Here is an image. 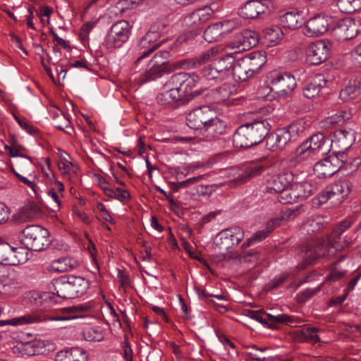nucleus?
<instances>
[{
  "mask_svg": "<svg viewBox=\"0 0 361 361\" xmlns=\"http://www.w3.org/2000/svg\"><path fill=\"white\" fill-rule=\"evenodd\" d=\"M345 274V271L341 269L336 264L331 268L330 272L325 277V281L327 282H335L339 280Z\"/></svg>",
  "mask_w": 361,
  "mask_h": 361,
  "instance_id": "obj_57",
  "label": "nucleus"
},
{
  "mask_svg": "<svg viewBox=\"0 0 361 361\" xmlns=\"http://www.w3.org/2000/svg\"><path fill=\"white\" fill-rule=\"evenodd\" d=\"M14 281L0 271V298H7L16 293Z\"/></svg>",
  "mask_w": 361,
  "mask_h": 361,
  "instance_id": "obj_36",
  "label": "nucleus"
},
{
  "mask_svg": "<svg viewBox=\"0 0 361 361\" xmlns=\"http://www.w3.org/2000/svg\"><path fill=\"white\" fill-rule=\"evenodd\" d=\"M213 13L214 11L209 6L197 9L184 17L183 25L197 35L201 32L204 25L211 19Z\"/></svg>",
  "mask_w": 361,
  "mask_h": 361,
  "instance_id": "obj_12",
  "label": "nucleus"
},
{
  "mask_svg": "<svg viewBox=\"0 0 361 361\" xmlns=\"http://www.w3.org/2000/svg\"><path fill=\"white\" fill-rule=\"evenodd\" d=\"M328 190L331 196V203L339 205L350 193V183L347 179L339 180L331 184Z\"/></svg>",
  "mask_w": 361,
  "mask_h": 361,
  "instance_id": "obj_19",
  "label": "nucleus"
},
{
  "mask_svg": "<svg viewBox=\"0 0 361 361\" xmlns=\"http://www.w3.org/2000/svg\"><path fill=\"white\" fill-rule=\"evenodd\" d=\"M226 130L225 123L216 116H213L206 127L203 129V135L207 141L212 140L221 135H223Z\"/></svg>",
  "mask_w": 361,
  "mask_h": 361,
  "instance_id": "obj_25",
  "label": "nucleus"
},
{
  "mask_svg": "<svg viewBox=\"0 0 361 361\" xmlns=\"http://www.w3.org/2000/svg\"><path fill=\"white\" fill-rule=\"evenodd\" d=\"M233 52L226 53L221 56L216 57L212 63L204 68L202 76L208 80L221 81L231 76L235 62Z\"/></svg>",
  "mask_w": 361,
  "mask_h": 361,
  "instance_id": "obj_7",
  "label": "nucleus"
},
{
  "mask_svg": "<svg viewBox=\"0 0 361 361\" xmlns=\"http://www.w3.org/2000/svg\"><path fill=\"white\" fill-rule=\"evenodd\" d=\"M170 51L164 49L157 52L148 64V68L141 75L140 82L145 83L179 69L178 61L169 62Z\"/></svg>",
  "mask_w": 361,
  "mask_h": 361,
  "instance_id": "obj_5",
  "label": "nucleus"
},
{
  "mask_svg": "<svg viewBox=\"0 0 361 361\" xmlns=\"http://www.w3.org/2000/svg\"><path fill=\"white\" fill-rule=\"evenodd\" d=\"M326 81L324 75H317L304 86L302 90L303 95L308 99H312L319 95L322 88L326 86Z\"/></svg>",
  "mask_w": 361,
  "mask_h": 361,
  "instance_id": "obj_26",
  "label": "nucleus"
},
{
  "mask_svg": "<svg viewBox=\"0 0 361 361\" xmlns=\"http://www.w3.org/2000/svg\"><path fill=\"white\" fill-rule=\"evenodd\" d=\"M19 239L28 250L39 252L50 244L49 231L39 226H28L20 233Z\"/></svg>",
  "mask_w": 361,
  "mask_h": 361,
  "instance_id": "obj_8",
  "label": "nucleus"
},
{
  "mask_svg": "<svg viewBox=\"0 0 361 361\" xmlns=\"http://www.w3.org/2000/svg\"><path fill=\"white\" fill-rule=\"evenodd\" d=\"M244 238V231L240 227H231L219 232L214 240L213 248L216 254L212 255V260L216 262L231 257V250Z\"/></svg>",
  "mask_w": 361,
  "mask_h": 361,
  "instance_id": "obj_4",
  "label": "nucleus"
},
{
  "mask_svg": "<svg viewBox=\"0 0 361 361\" xmlns=\"http://www.w3.org/2000/svg\"><path fill=\"white\" fill-rule=\"evenodd\" d=\"M70 126V121L65 115H59L54 119V126L59 130H64Z\"/></svg>",
  "mask_w": 361,
  "mask_h": 361,
  "instance_id": "obj_61",
  "label": "nucleus"
},
{
  "mask_svg": "<svg viewBox=\"0 0 361 361\" xmlns=\"http://www.w3.org/2000/svg\"><path fill=\"white\" fill-rule=\"evenodd\" d=\"M351 114L350 113L345 111H342L339 113L326 117L322 122L323 126L325 128H331L344 122L345 121L349 120Z\"/></svg>",
  "mask_w": 361,
  "mask_h": 361,
  "instance_id": "obj_44",
  "label": "nucleus"
},
{
  "mask_svg": "<svg viewBox=\"0 0 361 361\" xmlns=\"http://www.w3.org/2000/svg\"><path fill=\"white\" fill-rule=\"evenodd\" d=\"M262 36L267 46L274 47L282 41L283 32L279 26L270 25L263 30Z\"/></svg>",
  "mask_w": 361,
  "mask_h": 361,
  "instance_id": "obj_29",
  "label": "nucleus"
},
{
  "mask_svg": "<svg viewBox=\"0 0 361 361\" xmlns=\"http://www.w3.org/2000/svg\"><path fill=\"white\" fill-rule=\"evenodd\" d=\"M294 188L293 183L288 188H286L283 191H280L279 195L278 196V200L283 204H290L295 202H298L297 195H293Z\"/></svg>",
  "mask_w": 361,
  "mask_h": 361,
  "instance_id": "obj_50",
  "label": "nucleus"
},
{
  "mask_svg": "<svg viewBox=\"0 0 361 361\" xmlns=\"http://www.w3.org/2000/svg\"><path fill=\"white\" fill-rule=\"evenodd\" d=\"M78 260L73 257H60L52 260L47 267V270L51 272L62 273L71 271L79 266Z\"/></svg>",
  "mask_w": 361,
  "mask_h": 361,
  "instance_id": "obj_24",
  "label": "nucleus"
},
{
  "mask_svg": "<svg viewBox=\"0 0 361 361\" xmlns=\"http://www.w3.org/2000/svg\"><path fill=\"white\" fill-rule=\"evenodd\" d=\"M245 42H248L247 39L243 37V32L238 35L234 42H230L227 44L226 48L233 50L235 54L250 49V47H245Z\"/></svg>",
  "mask_w": 361,
  "mask_h": 361,
  "instance_id": "obj_49",
  "label": "nucleus"
},
{
  "mask_svg": "<svg viewBox=\"0 0 361 361\" xmlns=\"http://www.w3.org/2000/svg\"><path fill=\"white\" fill-rule=\"evenodd\" d=\"M243 37L247 39L248 42H245V47H253L259 40V34L250 30H245L243 31Z\"/></svg>",
  "mask_w": 361,
  "mask_h": 361,
  "instance_id": "obj_55",
  "label": "nucleus"
},
{
  "mask_svg": "<svg viewBox=\"0 0 361 361\" xmlns=\"http://www.w3.org/2000/svg\"><path fill=\"white\" fill-rule=\"evenodd\" d=\"M102 188L106 196L117 200L123 204H126L130 199V195L126 190L121 188L113 189L106 185L102 186Z\"/></svg>",
  "mask_w": 361,
  "mask_h": 361,
  "instance_id": "obj_41",
  "label": "nucleus"
},
{
  "mask_svg": "<svg viewBox=\"0 0 361 361\" xmlns=\"http://www.w3.org/2000/svg\"><path fill=\"white\" fill-rule=\"evenodd\" d=\"M307 129L306 122L302 120H298L286 128V130L293 140H295L298 137L305 135Z\"/></svg>",
  "mask_w": 361,
  "mask_h": 361,
  "instance_id": "obj_42",
  "label": "nucleus"
},
{
  "mask_svg": "<svg viewBox=\"0 0 361 361\" xmlns=\"http://www.w3.org/2000/svg\"><path fill=\"white\" fill-rule=\"evenodd\" d=\"M322 225L319 219H307L302 226V231L308 235L319 231Z\"/></svg>",
  "mask_w": 361,
  "mask_h": 361,
  "instance_id": "obj_51",
  "label": "nucleus"
},
{
  "mask_svg": "<svg viewBox=\"0 0 361 361\" xmlns=\"http://www.w3.org/2000/svg\"><path fill=\"white\" fill-rule=\"evenodd\" d=\"M271 126L265 119L255 120L240 126L233 135L236 148H249L262 142L268 135Z\"/></svg>",
  "mask_w": 361,
  "mask_h": 361,
  "instance_id": "obj_2",
  "label": "nucleus"
},
{
  "mask_svg": "<svg viewBox=\"0 0 361 361\" xmlns=\"http://www.w3.org/2000/svg\"><path fill=\"white\" fill-rule=\"evenodd\" d=\"M13 172L14 173V174L16 175V176L24 184H25L26 185H27V187H29L30 188H31L32 190V191L34 192V193L35 195H37V186L36 185V184L32 181V180H30L27 178L25 177V176H23L22 175H20V173H18V172H16L14 169H12Z\"/></svg>",
  "mask_w": 361,
  "mask_h": 361,
  "instance_id": "obj_63",
  "label": "nucleus"
},
{
  "mask_svg": "<svg viewBox=\"0 0 361 361\" xmlns=\"http://www.w3.org/2000/svg\"><path fill=\"white\" fill-rule=\"evenodd\" d=\"M90 286L83 277L71 275L54 279L50 288L51 292L64 299H73L85 295Z\"/></svg>",
  "mask_w": 361,
  "mask_h": 361,
  "instance_id": "obj_3",
  "label": "nucleus"
},
{
  "mask_svg": "<svg viewBox=\"0 0 361 361\" xmlns=\"http://www.w3.org/2000/svg\"><path fill=\"white\" fill-rule=\"evenodd\" d=\"M205 41L209 43L221 40L224 38L221 32V25L219 23L209 26L204 31L203 35Z\"/></svg>",
  "mask_w": 361,
  "mask_h": 361,
  "instance_id": "obj_43",
  "label": "nucleus"
},
{
  "mask_svg": "<svg viewBox=\"0 0 361 361\" xmlns=\"http://www.w3.org/2000/svg\"><path fill=\"white\" fill-rule=\"evenodd\" d=\"M330 152V139L322 133L312 135L296 149L298 157L302 160L323 156Z\"/></svg>",
  "mask_w": 361,
  "mask_h": 361,
  "instance_id": "obj_9",
  "label": "nucleus"
},
{
  "mask_svg": "<svg viewBox=\"0 0 361 361\" xmlns=\"http://www.w3.org/2000/svg\"><path fill=\"white\" fill-rule=\"evenodd\" d=\"M166 39H163L160 40L157 44H151L150 42H149L145 36H143L138 44V46L140 49H145L143 52L141 53V55L137 58V59L135 61V63L138 64L141 62V61L148 56L151 53H152L154 50L158 49L159 47L161 46L163 43L166 42Z\"/></svg>",
  "mask_w": 361,
  "mask_h": 361,
  "instance_id": "obj_39",
  "label": "nucleus"
},
{
  "mask_svg": "<svg viewBox=\"0 0 361 361\" xmlns=\"http://www.w3.org/2000/svg\"><path fill=\"white\" fill-rule=\"evenodd\" d=\"M267 315L269 317L270 322L275 323L290 324L293 322V317L286 314L272 315L268 313Z\"/></svg>",
  "mask_w": 361,
  "mask_h": 361,
  "instance_id": "obj_60",
  "label": "nucleus"
},
{
  "mask_svg": "<svg viewBox=\"0 0 361 361\" xmlns=\"http://www.w3.org/2000/svg\"><path fill=\"white\" fill-rule=\"evenodd\" d=\"M80 307L73 306L61 309V310L54 315L49 316L51 321H68L81 317L78 313Z\"/></svg>",
  "mask_w": 361,
  "mask_h": 361,
  "instance_id": "obj_37",
  "label": "nucleus"
},
{
  "mask_svg": "<svg viewBox=\"0 0 361 361\" xmlns=\"http://www.w3.org/2000/svg\"><path fill=\"white\" fill-rule=\"evenodd\" d=\"M214 114L215 112L207 106L195 109L187 115V125L190 128L203 130Z\"/></svg>",
  "mask_w": 361,
  "mask_h": 361,
  "instance_id": "obj_15",
  "label": "nucleus"
},
{
  "mask_svg": "<svg viewBox=\"0 0 361 361\" xmlns=\"http://www.w3.org/2000/svg\"><path fill=\"white\" fill-rule=\"evenodd\" d=\"M219 25H221V32L224 37L237 28L239 25L238 20L235 19L219 22Z\"/></svg>",
  "mask_w": 361,
  "mask_h": 361,
  "instance_id": "obj_59",
  "label": "nucleus"
},
{
  "mask_svg": "<svg viewBox=\"0 0 361 361\" xmlns=\"http://www.w3.org/2000/svg\"><path fill=\"white\" fill-rule=\"evenodd\" d=\"M331 43L319 40L310 44L305 50L306 61L312 65H319L326 61L330 54Z\"/></svg>",
  "mask_w": 361,
  "mask_h": 361,
  "instance_id": "obj_14",
  "label": "nucleus"
},
{
  "mask_svg": "<svg viewBox=\"0 0 361 361\" xmlns=\"http://www.w3.org/2000/svg\"><path fill=\"white\" fill-rule=\"evenodd\" d=\"M82 335L87 341L98 342L104 338L103 331L99 327H87L83 330Z\"/></svg>",
  "mask_w": 361,
  "mask_h": 361,
  "instance_id": "obj_47",
  "label": "nucleus"
},
{
  "mask_svg": "<svg viewBox=\"0 0 361 361\" xmlns=\"http://www.w3.org/2000/svg\"><path fill=\"white\" fill-rule=\"evenodd\" d=\"M73 167L72 162L65 158L61 159L59 162V168L64 173H69Z\"/></svg>",
  "mask_w": 361,
  "mask_h": 361,
  "instance_id": "obj_64",
  "label": "nucleus"
},
{
  "mask_svg": "<svg viewBox=\"0 0 361 361\" xmlns=\"http://www.w3.org/2000/svg\"><path fill=\"white\" fill-rule=\"evenodd\" d=\"M272 3L269 0H252L246 2L238 11L244 18H255L260 14L270 12Z\"/></svg>",
  "mask_w": 361,
  "mask_h": 361,
  "instance_id": "obj_16",
  "label": "nucleus"
},
{
  "mask_svg": "<svg viewBox=\"0 0 361 361\" xmlns=\"http://www.w3.org/2000/svg\"><path fill=\"white\" fill-rule=\"evenodd\" d=\"M293 195H297L298 200H302L312 195L317 190V185L311 182L305 181L293 184Z\"/></svg>",
  "mask_w": 361,
  "mask_h": 361,
  "instance_id": "obj_33",
  "label": "nucleus"
},
{
  "mask_svg": "<svg viewBox=\"0 0 361 361\" xmlns=\"http://www.w3.org/2000/svg\"><path fill=\"white\" fill-rule=\"evenodd\" d=\"M13 117L21 128L26 131L29 135L33 136L37 135L39 130L32 124L27 121L25 119L20 118L16 114H13Z\"/></svg>",
  "mask_w": 361,
  "mask_h": 361,
  "instance_id": "obj_54",
  "label": "nucleus"
},
{
  "mask_svg": "<svg viewBox=\"0 0 361 361\" xmlns=\"http://www.w3.org/2000/svg\"><path fill=\"white\" fill-rule=\"evenodd\" d=\"M42 321L40 316L37 314H27L20 317H14L10 319L4 321V324H9L12 326H22L38 323Z\"/></svg>",
  "mask_w": 361,
  "mask_h": 361,
  "instance_id": "obj_38",
  "label": "nucleus"
},
{
  "mask_svg": "<svg viewBox=\"0 0 361 361\" xmlns=\"http://www.w3.org/2000/svg\"><path fill=\"white\" fill-rule=\"evenodd\" d=\"M235 91V87L224 83L222 86L216 90V99L219 102H224L229 99V97Z\"/></svg>",
  "mask_w": 361,
  "mask_h": 361,
  "instance_id": "obj_52",
  "label": "nucleus"
},
{
  "mask_svg": "<svg viewBox=\"0 0 361 361\" xmlns=\"http://www.w3.org/2000/svg\"><path fill=\"white\" fill-rule=\"evenodd\" d=\"M355 140L354 133L352 130H338L334 133L333 138L330 140V147L341 150H348L353 145Z\"/></svg>",
  "mask_w": 361,
  "mask_h": 361,
  "instance_id": "obj_23",
  "label": "nucleus"
},
{
  "mask_svg": "<svg viewBox=\"0 0 361 361\" xmlns=\"http://www.w3.org/2000/svg\"><path fill=\"white\" fill-rule=\"evenodd\" d=\"M243 59L254 75L259 73L266 63V57L261 53H250Z\"/></svg>",
  "mask_w": 361,
  "mask_h": 361,
  "instance_id": "obj_34",
  "label": "nucleus"
},
{
  "mask_svg": "<svg viewBox=\"0 0 361 361\" xmlns=\"http://www.w3.org/2000/svg\"><path fill=\"white\" fill-rule=\"evenodd\" d=\"M299 209H300L299 206H296L293 209L289 208V209H288L285 212V213L283 214V216L282 218H281V217H275V218L271 219L266 224V227H265L266 231L269 233H270L276 228H277L278 226H279L281 225V223L283 219H284V218H287V219L294 218L299 213Z\"/></svg>",
  "mask_w": 361,
  "mask_h": 361,
  "instance_id": "obj_40",
  "label": "nucleus"
},
{
  "mask_svg": "<svg viewBox=\"0 0 361 361\" xmlns=\"http://www.w3.org/2000/svg\"><path fill=\"white\" fill-rule=\"evenodd\" d=\"M360 166L361 160L359 158L348 159L344 164H338L339 170L346 171L348 174L357 171L360 173Z\"/></svg>",
  "mask_w": 361,
  "mask_h": 361,
  "instance_id": "obj_53",
  "label": "nucleus"
},
{
  "mask_svg": "<svg viewBox=\"0 0 361 361\" xmlns=\"http://www.w3.org/2000/svg\"><path fill=\"white\" fill-rule=\"evenodd\" d=\"M131 26L130 23L121 20L114 23L104 39V45L107 49L119 48L126 42L130 37Z\"/></svg>",
  "mask_w": 361,
  "mask_h": 361,
  "instance_id": "obj_10",
  "label": "nucleus"
},
{
  "mask_svg": "<svg viewBox=\"0 0 361 361\" xmlns=\"http://www.w3.org/2000/svg\"><path fill=\"white\" fill-rule=\"evenodd\" d=\"M220 50L212 47L192 59H185L178 61L179 69H192L198 68L213 60L219 56Z\"/></svg>",
  "mask_w": 361,
  "mask_h": 361,
  "instance_id": "obj_18",
  "label": "nucleus"
},
{
  "mask_svg": "<svg viewBox=\"0 0 361 361\" xmlns=\"http://www.w3.org/2000/svg\"><path fill=\"white\" fill-rule=\"evenodd\" d=\"M361 33L360 18H345L339 20L334 28L333 35L339 41H345L356 37Z\"/></svg>",
  "mask_w": 361,
  "mask_h": 361,
  "instance_id": "obj_11",
  "label": "nucleus"
},
{
  "mask_svg": "<svg viewBox=\"0 0 361 361\" xmlns=\"http://www.w3.org/2000/svg\"><path fill=\"white\" fill-rule=\"evenodd\" d=\"M199 77L195 74L180 72L171 75L157 95V101L165 105L172 102L185 104L193 98L192 89L197 85Z\"/></svg>",
  "mask_w": 361,
  "mask_h": 361,
  "instance_id": "obj_1",
  "label": "nucleus"
},
{
  "mask_svg": "<svg viewBox=\"0 0 361 361\" xmlns=\"http://www.w3.org/2000/svg\"><path fill=\"white\" fill-rule=\"evenodd\" d=\"M337 6L342 13H352L361 10V0H338Z\"/></svg>",
  "mask_w": 361,
  "mask_h": 361,
  "instance_id": "obj_45",
  "label": "nucleus"
},
{
  "mask_svg": "<svg viewBox=\"0 0 361 361\" xmlns=\"http://www.w3.org/2000/svg\"><path fill=\"white\" fill-rule=\"evenodd\" d=\"M293 180V174L290 172L274 175L267 180V190L269 192L278 193L290 187Z\"/></svg>",
  "mask_w": 361,
  "mask_h": 361,
  "instance_id": "obj_20",
  "label": "nucleus"
},
{
  "mask_svg": "<svg viewBox=\"0 0 361 361\" xmlns=\"http://www.w3.org/2000/svg\"><path fill=\"white\" fill-rule=\"evenodd\" d=\"M351 222L348 220L341 221L328 235L324 243L327 247V255H334L351 244L356 238L354 231H349Z\"/></svg>",
  "mask_w": 361,
  "mask_h": 361,
  "instance_id": "obj_6",
  "label": "nucleus"
},
{
  "mask_svg": "<svg viewBox=\"0 0 361 361\" xmlns=\"http://www.w3.org/2000/svg\"><path fill=\"white\" fill-rule=\"evenodd\" d=\"M300 256L306 265L314 263L320 257L329 256L325 243H315L314 245L303 246Z\"/></svg>",
  "mask_w": 361,
  "mask_h": 361,
  "instance_id": "obj_21",
  "label": "nucleus"
},
{
  "mask_svg": "<svg viewBox=\"0 0 361 361\" xmlns=\"http://www.w3.org/2000/svg\"><path fill=\"white\" fill-rule=\"evenodd\" d=\"M23 251V248L22 247H13L11 246V256L16 258V263L9 264V265L16 266L25 262L27 258V255H24Z\"/></svg>",
  "mask_w": 361,
  "mask_h": 361,
  "instance_id": "obj_58",
  "label": "nucleus"
},
{
  "mask_svg": "<svg viewBox=\"0 0 361 361\" xmlns=\"http://www.w3.org/2000/svg\"><path fill=\"white\" fill-rule=\"evenodd\" d=\"M338 158L326 157L318 161L314 166V172L317 177L326 178L332 176L334 173L339 171Z\"/></svg>",
  "mask_w": 361,
  "mask_h": 361,
  "instance_id": "obj_22",
  "label": "nucleus"
},
{
  "mask_svg": "<svg viewBox=\"0 0 361 361\" xmlns=\"http://www.w3.org/2000/svg\"><path fill=\"white\" fill-rule=\"evenodd\" d=\"M265 170V166L262 164H256L242 168L234 169L235 174L238 176V181L242 184L247 182L252 178L260 175Z\"/></svg>",
  "mask_w": 361,
  "mask_h": 361,
  "instance_id": "obj_28",
  "label": "nucleus"
},
{
  "mask_svg": "<svg viewBox=\"0 0 361 361\" xmlns=\"http://www.w3.org/2000/svg\"><path fill=\"white\" fill-rule=\"evenodd\" d=\"M331 20V18L326 16H315L306 22L303 33L309 37L320 36L329 30Z\"/></svg>",
  "mask_w": 361,
  "mask_h": 361,
  "instance_id": "obj_17",
  "label": "nucleus"
},
{
  "mask_svg": "<svg viewBox=\"0 0 361 361\" xmlns=\"http://www.w3.org/2000/svg\"><path fill=\"white\" fill-rule=\"evenodd\" d=\"M281 23L285 27L291 30L297 29L302 26V17L298 12L290 11L281 16Z\"/></svg>",
  "mask_w": 361,
  "mask_h": 361,
  "instance_id": "obj_35",
  "label": "nucleus"
},
{
  "mask_svg": "<svg viewBox=\"0 0 361 361\" xmlns=\"http://www.w3.org/2000/svg\"><path fill=\"white\" fill-rule=\"evenodd\" d=\"M13 263H16V260L11 256V246L7 243H0V264L9 265Z\"/></svg>",
  "mask_w": 361,
  "mask_h": 361,
  "instance_id": "obj_48",
  "label": "nucleus"
},
{
  "mask_svg": "<svg viewBox=\"0 0 361 361\" xmlns=\"http://www.w3.org/2000/svg\"><path fill=\"white\" fill-rule=\"evenodd\" d=\"M319 331V329L317 327H307L299 329L295 332V338L299 342L316 343L320 341V338L318 336Z\"/></svg>",
  "mask_w": 361,
  "mask_h": 361,
  "instance_id": "obj_31",
  "label": "nucleus"
},
{
  "mask_svg": "<svg viewBox=\"0 0 361 361\" xmlns=\"http://www.w3.org/2000/svg\"><path fill=\"white\" fill-rule=\"evenodd\" d=\"M269 139L274 140L276 147L279 149L284 147L292 140L286 128L278 130L274 135L269 136Z\"/></svg>",
  "mask_w": 361,
  "mask_h": 361,
  "instance_id": "obj_46",
  "label": "nucleus"
},
{
  "mask_svg": "<svg viewBox=\"0 0 361 361\" xmlns=\"http://www.w3.org/2000/svg\"><path fill=\"white\" fill-rule=\"evenodd\" d=\"M267 78L271 88L281 95L289 94L296 87L295 79L290 73L271 71L268 74Z\"/></svg>",
  "mask_w": 361,
  "mask_h": 361,
  "instance_id": "obj_13",
  "label": "nucleus"
},
{
  "mask_svg": "<svg viewBox=\"0 0 361 361\" xmlns=\"http://www.w3.org/2000/svg\"><path fill=\"white\" fill-rule=\"evenodd\" d=\"M361 93L360 80L350 81L340 92V98L344 102H350L356 99Z\"/></svg>",
  "mask_w": 361,
  "mask_h": 361,
  "instance_id": "obj_32",
  "label": "nucleus"
},
{
  "mask_svg": "<svg viewBox=\"0 0 361 361\" xmlns=\"http://www.w3.org/2000/svg\"><path fill=\"white\" fill-rule=\"evenodd\" d=\"M194 170L192 166H179L171 168L170 171L177 179L186 176Z\"/></svg>",
  "mask_w": 361,
  "mask_h": 361,
  "instance_id": "obj_56",
  "label": "nucleus"
},
{
  "mask_svg": "<svg viewBox=\"0 0 361 361\" xmlns=\"http://www.w3.org/2000/svg\"><path fill=\"white\" fill-rule=\"evenodd\" d=\"M350 57L355 65L361 66V42L351 51Z\"/></svg>",
  "mask_w": 361,
  "mask_h": 361,
  "instance_id": "obj_62",
  "label": "nucleus"
},
{
  "mask_svg": "<svg viewBox=\"0 0 361 361\" xmlns=\"http://www.w3.org/2000/svg\"><path fill=\"white\" fill-rule=\"evenodd\" d=\"M56 361H87V352L81 348L75 347L57 353Z\"/></svg>",
  "mask_w": 361,
  "mask_h": 361,
  "instance_id": "obj_27",
  "label": "nucleus"
},
{
  "mask_svg": "<svg viewBox=\"0 0 361 361\" xmlns=\"http://www.w3.org/2000/svg\"><path fill=\"white\" fill-rule=\"evenodd\" d=\"M233 70L231 76L236 80L246 81L255 76L243 58L234 62Z\"/></svg>",
  "mask_w": 361,
  "mask_h": 361,
  "instance_id": "obj_30",
  "label": "nucleus"
}]
</instances>
